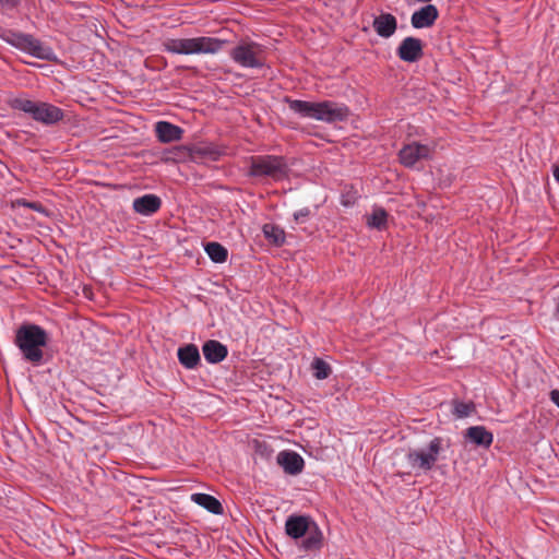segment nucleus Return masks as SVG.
<instances>
[{
    "label": "nucleus",
    "instance_id": "9",
    "mask_svg": "<svg viewBox=\"0 0 559 559\" xmlns=\"http://www.w3.org/2000/svg\"><path fill=\"white\" fill-rule=\"evenodd\" d=\"M0 37L11 46L27 52L35 58L50 60L53 57L52 49L32 35L13 31H3V33L0 34Z\"/></svg>",
    "mask_w": 559,
    "mask_h": 559
},
{
    "label": "nucleus",
    "instance_id": "28",
    "mask_svg": "<svg viewBox=\"0 0 559 559\" xmlns=\"http://www.w3.org/2000/svg\"><path fill=\"white\" fill-rule=\"evenodd\" d=\"M310 211L309 209H301L294 213V219L296 223H304L307 217L309 216Z\"/></svg>",
    "mask_w": 559,
    "mask_h": 559
},
{
    "label": "nucleus",
    "instance_id": "6",
    "mask_svg": "<svg viewBox=\"0 0 559 559\" xmlns=\"http://www.w3.org/2000/svg\"><path fill=\"white\" fill-rule=\"evenodd\" d=\"M288 165L283 156L259 155L250 158L249 175L252 177H267L275 181L288 176Z\"/></svg>",
    "mask_w": 559,
    "mask_h": 559
},
{
    "label": "nucleus",
    "instance_id": "21",
    "mask_svg": "<svg viewBox=\"0 0 559 559\" xmlns=\"http://www.w3.org/2000/svg\"><path fill=\"white\" fill-rule=\"evenodd\" d=\"M191 500L213 514H222L223 506L213 496L202 492L191 495Z\"/></svg>",
    "mask_w": 559,
    "mask_h": 559
},
{
    "label": "nucleus",
    "instance_id": "22",
    "mask_svg": "<svg viewBox=\"0 0 559 559\" xmlns=\"http://www.w3.org/2000/svg\"><path fill=\"white\" fill-rule=\"evenodd\" d=\"M205 252L215 263H223L227 260V249L218 242H209L205 246Z\"/></svg>",
    "mask_w": 559,
    "mask_h": 559
},
{
    "label": "nucleus",
    "instance_id": "5",
    "mask_svg": "<svg viewBox=\"0 0 559 559\" xmlns=\"http://www.w3.org/2000/svg\"><path fill=\"white\" fill-rule=\"evenodd\" d=\"M11 108L29 115L34 120L46 126L56 124L63 119L61 108L45 102H35L23 97L10 100Z\"/></svg>",
    "mask_w": 559,
    "mask_h": 559
},
{
    "label": "nucleus",
    "instance_id": "14",
    "mask_svg": "<svg viewBox=\"0 0 559 559\" xmlns=\"http://www.w3.org/2000/svg\"><path fill=\"white\" fill-rule=\"evenodd\" d=\"M439 11L433 4H427L412 14L411 23L414 28H427L435 24Z\"/></svg>",
    "mask_w": 559,
    "mask_h": 559
},
{
    "label": "nucleus",
    "instance_id": "31",
    "mask_svg": "<svg viewBox=\"0 0 559 559\" xmlns=\"http://www.w3.org/2000/svg\"><path fill=\"white\" fill-rule=\"evenodd\" d=\"M552 175L555 180L559 183V165L554 167Z\"/></svg>",
    "mask_w": 559,
    "mask_h": 559
},
{
    "label": "nucleus",
    "instance_id": "1",
    "mask_svg": "<svg viewBox=\"0 0 559 559\" xmlns=\"http://www.w3.org/2000/svg\"><path fill=\"white\" fill-rule=\"evenodd\" d=\"M292 111L302 118L316 119L326 123L344 121L348 118L349 111L345 105L334 102H307L300 99H286Z\"/></svg>",
    "mask_w": 559,
    "mask_h": 559
},
{
    "label": "nucleus",
    "instance_id": "15",
    "mask_svg": "<svg viewBox=\"0 0 559 559\" xmlns=\"http://www.w3.org/2000/svg\"><path fill=\"white\" fill-rule=\"evenodd\" d=\"M372 26L380 37L389 38L395 33L397 28V21L394 15L390 13H382L374 17Z\"/></svg>",
    "mask_w": 559,
    "mask_h": 559
},
{
    "label": "nucleus",
    "instance_id": "19",
    "mask_svg": "<svg viewBox=\"0 0 559 559\" xmlns=\"http://www.w3.org/2000/svg\"><path fill=\"white\" fill-rule=\"evenodd\" d=\"M177 356L179 362L186 369L197 368L201 360L199 349L194 344H187L179 347L177 350Z\"/></svg>",
    "mask_w": 559,
    "mask_h": 559
},
{
    "label": "nucleus",
    "instance_id": "11",
    "mask_svg": "<svg viewBox=\"0 0 559 559\" xmlns=\"http://www.w3.org/2000/svg\"><path fill=\"white\" fill-rule=\"evenodd\" d=\"M433 154L435 145L413 141L403 145L399 152V159L403 166L414 168L420 162L430 160Z\"/></svg>",
    "mask_w": 559,
    "mask_h": 559
},
{
    "label": "nucleus",
    "instance_id": "13",
    "mask_svg": "<svg viewBox=\"0 0 559 559\" xmlns=\"http://www.w3.org/2000/svg\"><path fill=\"white\" fill-rule=\"evenodd\" d=\"M276 461L288 475H298L305 467L302 456L295 451H281L277 454Z\"/></svg>",
    "mask_w": 559,
    "mask_h": 559
},
{
    "label": "nucleus",
    "instance_id": "26",
    "mask_svg": "<svg viewBox=\"0 0 559 559\" xmlns=\"http://www.w3.org/2000/svg\"><path fill=\"white\" fill-rule=\"evenodd\" d=\"M311 366H312V370H313V376L318 380L326 379L330 376V373H331V367L329 366L328 362H325L321 358H316L312 361Z\"/></svg>",
    "mask_w": 559,
    "mask_h": 559
},
{
    "label": "nucleus",
    "instance_id": "8",
    "mask_svg": "<svg viewBox=\"0 0 559 559\" xmlns=\"http://www.w3.org/2000/svg\"><path fill=\"white\" fill-rule=\"evenodd\" d=\"M0 37L11 46L27 52L35 58L50 60L53 57L52 49L32 35L13 31H3V33L0 34Z\"/></svg>",
    "mask_w": 559,
    "mask_h": 559
},
{
    "label": "nucleus",
    "instance_id": "16",
    "mask_svg": "<svg viewBox=\"0 0 559 559\" xmlns=\"http://www.w3.org/2000/svg\"><path fill=\"white\" fill-rule=\"evenodd\" d=\"M202 352L205 360L210 364L223 361L228 354L227 347L215 340L206 341L203 344Z\"/></svg>",
    "mask_w": 559,
    "mask_h": 559
},
{
    "label": "nucleus",
    "instance_id": "4",
    "mask_svg": "<svg viewBox=\"0 0 559 559\" xmlns=\"http://www.w3.org/2000/svg\"><path fill=\"white\" fill-rule=\"evenodd\" d=\"M226 40L215 37L168 38L163 43L164 50L175 55H214L217 53Z\"/></svg>",
    "mask_w": 559,
    "mask_h": 559
},
{
    "label": "nucleus",
    "instance_id": "23",
    "mask_svg": "<svg viewBox=\"0 0 559 559\" xmlns=\"http://www.w3.org/2000/svg\"><path fill=\"white\" fill-rule=\"evenodd\" d=\"M265 238L275 245H282L285 241V233L278 226L265 224L262 228Z\"/></svg>",
    "mask_w": 559,
    "mask_h": 559
},
{
    "label": "nucleus",
    "instance_id": "25",
    "mask_svg": "<svg viewBox=\"0 0 559 559\" xmlns=\"http://www.w3.org/2000/svg\"><path fill=\"white\" fill-rule=\"evenodd\" d=\"M452 405V413L456 418H466L475 413V404L473 402L465 403L459 400H454Z\"/></svg>",
    "mask_w": 559,
    "mask_h": 559
},
{
    "label": "nucleus",
    "instance_id": "30",
    "mask_svg": "<svg viewBox=\"0 0 559 559\" xmlns=\"http://www.w3.org/2000/svg\"><path fill=\"white\" fill-rule=\"evenodd\" d=\"M550 400L559 407V390H552L550 392Z\"/></svg>",
    "mask_w": 559,
    "mask_h": 559
},
{
    "label": "nucleus",
    "instance_id": "24",
    "mask_svg": "<svg viewBox=\"0 0 559 559\" xmlns=\"http://www.w3.org/2000/svg\"><path fill=\"white\" fill-rule=\"evenodd\" d=\"M386 218L388 213L383 209L377 207L368 216L367 224L372 228L382 229L386 226Z\"/></svg>",
    "mask_w": 559,
    "mask_h": 559
},
{
    "label": "nucleus",
    "instance_id": "20",
    "mask_svg": "<svg viewBox=\"0 0 559 559\" xmlns=\"http://www.w3.org/2000/svg\"><path fill=\"white\" fill-rule=\"evenodd\" d=\"M465 437L476 445L489 448L493 436L484 426H473L466 429Z\"/></svg>",
    "mask_w": 559,
    "mask_h": 559
},
{
    "label": "nucleus",
    "instance_id": "10",
    "mask_svg": "<svg viewBox=\"0 0 559 559\" xmlns=\"http://www.w3.org/2000/svg\"><path fill=\"white\" fill-rule=\"evenodd\" d=\"M230 58L242 68L260 69L265 64L266 53L258 43L241 41L231 49Z\"/></svg>",
    "mask_w": 559,
    "mask_h": 559
},
{
    "label": "nucleus",
    "instance_id": "29",
    "mask_svg": "<svg viewBox=\"0 0 559 559\" xmlns=\"http://www.w3.org/2000/svg\"><path fill=\"white\" fill-rule=\"evenodd\" d=\"M20 0H0V7L4 9H14L19 5Z\"/></svg>",
    "mask_w": 559,
    "mask_h": 559
},
{
    "label": "nucleus",
    "instance_id": "12",
    "mask_svg": "<svg viewBox=\"0 0 559 559\" xmlns=\"http://www.w3.org/2000/svg\"><path fill=\"white\" fill-rule=\"evenodd\" d=\"M423 41L419 38L408 36L401 41L396 55L402 61L413 63L423 57Z\"/></svg>",
    "mask_w": 559,
    "mask_h": 559
},
{
    "label": "nucleus",
    "instance_id": "27",
    "mask_svg": "<svg viewBox=\"0 0 559 559\" xmlns=\"http://www.w3.org/2000/svg\"><path fill=\"white\" fill-rule=\"evenodd\" d=\"M14 205L16 206H23V207H27V209H31V210H34L38 213H41L44 214L45 216H48V211L43 206L41 203L39 202H29L25 199H17L15 202H14Z\"/></svg>",
    "mask_w": 559,
    "mask_h": 559
},
{
    "label": "nucleus",
    "instance_id": "17",
    "mask_svg": "<svg viewBox=\"0 0 559 559\" xmlns=\"http://www.w3.org/2000/svg\"><path fill=\"white\" fill-rule=\"evenodd\" d=\"M157 139L163 143L179 141L182 136V129L167 121H158L155 124Z\"/></svg>",
    "mask_w": 559,
    "mask_h": 559
},
{
    "label": "nucleus",
    "instance_id": "3",
    "mask_svg": "<svg viewBox=\"0 0 559 559\" xmlns=\"http://www.w3.org/2000/svg\"><path fill=\"white\" fill-rule=\"evenodd\" d=\"M285 532L293 539L305 537L299 546L304 551L318 550L322 546L323 534L309 516H288L285 522Z\"/></svg>",
    "mask_w": 559,
    "mask_h": 559
},
{
    "label": "nucleus",
    "instance_id": "18",
    "mask_svg": "<svg viewBox=\"0 0 559 559\" xmlns=\"http://www.w3.org/2000/svg\"><path fill=\"white\" fill-rule=\"evenodd\" d=\"M160 199L155 194H145L133 200V210L141 215H152L159 210Z\"/></svg>",
    "mask_w": 559,
    "mask_h": 559
},
{
    "label": "nucleus",
    "instance_id": "2",
    "mask_svg": "<svg viewBox=\"0 0 559 559\" xmlns=\"http://www.w3.org/2000/svg\"><path fill=\"white\" fill-rule=\"evenodd\" d=\"M14 344L26 361L39 366L44 359V347L48 344V334L37 324L25 323L16 330Z\"/></svg>",
    "mask_w": 559,
    "mask_h": 559
},
{
    "label": "nucleus",
    "instance_id": "32",
    "mask_svg": "<svg viewBox=\"0 0 559 559\" xmlns=\"http://www.w3.org/2000/svg\"><path fill=\"white\" fill-rule=\"evenodd\" d=\"M417 2H425V3H428L430 2L431 0H416Z\"/></svg>",
    "mask_w": 559,
    "mask_h": 559
},
{
    "label": "nucleus",
    "instance_id": "7",
    "mask_svg": "<svg viewBox=\"0 0 559 559\" xmlns=\"http://www.w3.org/2000/svg\"><path fill=\"white\" fill-rule=\"evenodd\" d=\"M449 447L448 441L440 437L433 438L426 448L411 450L407 455V463L415 471H430L439 460L441 452Z\"/></svg>",
    "mask_w": 559,
    "mask_h": 559
}]
</instances>
